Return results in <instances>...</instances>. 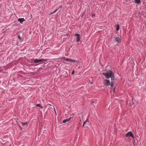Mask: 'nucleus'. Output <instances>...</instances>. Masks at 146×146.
Returning <instances> with one entry per match:
<instances>
[{
  "mask_svg": "<svg viewBox=\"0 0 146 146\" xmlns=\"http://www.w3.org/2000/svg\"><path fill=\"white\" fill-rule=\"evenodd\" d=\"M103 74L108 79L111 78V80L113 79V72L111 70L109 72L103 73Z\"/></svg>",
  "mask_w": 146,
  "mask_h": 146,
  "instance_id": "obj_1",
  "label": "nucleus"
},
{
  "mask_svg": "<svg viewBox=\"0 0 146 146\" xmlns=\"http://www.w3.org/2000/svg\"><path fill=\"white\" fill-rule=\"evenodd\" d=\"M47 60L46 59H35L34 60V62L35 63H38L39 62H41L43 61L46 62Z\"/></svg>",
  "mask_w": 146,
  "mask_h": 146,
  "instance_id": "obj_2",
  "label": "nucleus"
},
{
  "mask_svg": "<svg viewBox=\"0 0 146 146\" xmlns=\"http://www.w3.org/2000/svg\"><path fill=\"white\" fill-rule=\"evenodd\" d=\"M104 83L105 85L108 86L110 85V82L108 80H105L104 81Z\"/></svg>",
  "mask_w": 146,
  "mask_h": 146,
  "instance_id": "obj_3",
  "label": "nucleus"
},
{
  "mask_svg": "<svg viewBox=\"0 0 146 146\" xmlns=\"http://www.w3.org/2000/svg\"><path fill=\"white\" fill-rule=\"evenodd\" d=\"M126 136L127 137L131 136L133 137V138H134V137L133 136V133L131 131H129L127 133L126 135Z\"/></svg>",
  "mask_w": 146,
  "mask_h": 146,
  "instance_id": "obj_4",
  "label": "nucleus"
},
{
  "mask_svg": "<svg viewBox=\"0 0 146 146\" xmlns=\"http://www.w3.org/2000/svg\"><path fill=\"white\" fill-rule=\"evenodd\" d=\"M65 60L66 61L69 62H77V61L75 60H73L72 59H69V58H66Z\"/></svg>",
  "mask_w": 146,
  "mask_h": 146,
  "instance_id": "obj_5",
  "label": "nucleus"
},
{
  "mask_svg": "<svg viewBox=\"0 0 146 146\" xmlns=\"http://www.w3.org/2000/svg\"><path fill=\"white\" fill-rule=\"evenodd\" d=\"M75 36H77V42H79L80 39V35L78 34H76L75 35Z\"/></svg>",
  "mask_w": 146,
  "mask_h": 146,
  "instance_id": "obj_6",
  "label": "nucleus"
},
{
  "mask_svg": "<svg viewBox=\"0 0 146 146\" xmlns=\"http://www.w3.org/2000/svg\"><path fill=\"white\" fill-rule=\"evenodd\" d=\"M18 21L21 23H22L25 21V20L24 18H19L18 19Z\"/></svg>",
  "mask_w": 146,
  "mask_h": 146,
  "instance_id": "obj_7",
  "label": "nucleus"
},
{
  "mask_svg": "<svg viewBox=\"0 0 146 146\" xmlns=\"http://www.w3.org/2000/svg\"><path fill=\"white\" fill-rule=\"evenodd\" d=\"M115 40L118 43H119L120 42V39L118 37H116L115 39Z\"/></svg>",
  "mask_w": 146,
  "mask_h": 146,
  "instance_id": "obj_8",
  "label": "nucleus"
},
{
  "mask_svg": "<svg viewBox=\"0 0 146 146\" xmlns=\"http://www.w3.org/2000/svg\"><path fill=\"white\" fill-rule=\"evenodd\" d=\"M70 118H67V119H64L63 121V123H66V122H68V121H70Z\"/></svg>",
  "mask_w": 146,
  "mask_h": 146,
  "instance_id": "obj_9",
  "label": "nucleus"
},
{
  "mask_svg": "<svg viewBox=\"0 0 146 146\" xmlns=\"http://www.w3.org/2000/svg\"><path fill=\"white\" fill-rule=\"evenodd\" d=\"M135 2L136 3H139L140 2V0H135Z\"/></svg>",
  "mask_w": 146,
  "mask_h": 146,
  "instance_id": "obj_10",
  "label": "nucleus"
},
{
  "mask_svg": "<svg viewBox=\"0 0 146 146\" xmlns=\"http://www.w3.org/2000/svg\"><path fill=\"white\" fill-rule=\"evenodd\" d=\"M119 29V25H117L116 27V31H118Z\"/></svg>",
  "mask_w": 146,
  "mask_h": 146,
  "instance_id": "obj_11",
  "label": "nucleus"
},
{
  "mask_svg": "<svg viewBox=\"0 0 146 146\" xmlns=\"http://www.w3.org/2000/svg\"><path fill=\"white\" fill-rule=\"evenodd\" d=\"M22 123V125L24 127V126L25 125H27V122H26L24 123Z\"/></svg>",
  "mask_w": 146,
  "mask_h": 146,
  "instance_id": "obj_12",
  "label": "nucleus"
},
{
  "mask_svg": "<svg viewBox=\"0 0 146 146\" xmlns=\"http://www.w3.org/2000/svg\"><path fill=\"white\" fill-rule=\"evenodd\" d=\"M36 106H37V107H40L41 108V109H42L43 108V107L42 106H41L40 105V104H37L36 105Z\"/></svg>",
  "mask_w": 146,
  "mask_h": 146,
  "instance_id": "obj_13",
  "label": "nucleus"
},
{
  "mask_svg": "<svg viewBox=\"0 0 146 146\" xmlns=\"http://www.w3.org/2000/svg\"><path fill=\"white\" fill-rule=\"evenodd\" d=\"M58 9H56L55 11H54L51 14H50V15H51L52 14H54L58 10Z\"/></svg>",
  "mask_w": 146,
  "mask_h": 146,
  "instance_id": "obj_14",
  "label": "nucleus"
},
{
  "mask_svg": "<svg viewBox=\"0 0 146 146\" xmlns=\"http://www.w3.org/2000/svg\"><path fill=\"white\" fill-rule=\"evenodd\" d=\"M110 86L111 87H112L114 86V84L113 82H111L110 83Z\"/></svg>",
  "mask_w": 146,
  "mask_h": 146,
  "instance_id": "obj_15",
  "label": "nucleus"
},
{
  "mask_svg": "<svg viewBox=\"0 0 146 146\" xmlns=\"http://www.w3.org/2000/svg\"><path fill=\"white\" fill-rule=\"evenodd\" d=\"M17 37H18V38L19 39H20V40H21V37H20V36H17Z\"/></svg>",
  "mask_w": 146,
  "mask_h": 146,
  "instance_id": "obj_16",
  "label": "nucleus"
},
{
  "mask_svg": "<svg viewBox=\"0 0 146 146\" xmlns=\"http://www.w3.org/2000/svg\"><path fill=\"white\" fill-rule=\"evenodd\" d=\"M74 72H75V71H74V70H73V71H72V75L73 74H74Z\"/></svg>",
  "mask_w": 146,
  "mask_h": 146,
  "instance_id": "obj_17",
  "label": "nucleus"
},
{
  "mask_svg": "<svg viewBox=\"0 0 146 146\" xmlns=\"http://www.w3.org/2000/svg\"><path fill=\"white\" fill-rule=\"evenodd\" d=\"M86 122H85L84 121V123H83V126L84 125H85V124H86Z\"/></svg>",
  "mask_w": 146,
  "mask_h": 146,
  "instance_id": "obj_18",
  "label": "nucleus"
},
{
  "mask_svg": "<svg viewBox=\"0 0 146 146\" xmlns=\"http://www.w3.org/2000/svg\"><path fill=\"white\" fill-rule=\"evenodd\" d=\"M87 121H88V119H86V120L85 121V122H86H86H87Z\"/></svg>",
  "mask_w": 146,
  "mask_h": 146,
  "instance_id": "obj_19",
  "label": "nucleus"
},
{
  "mask_svg": "<svg viewBox=\"0 0 146 146\" xmlns=\"http://www.w3.org/2000/svg\"><path fill=\"white\" fill-rule=\"evenodd\" d=\"M87 121H88V119H86V120L85 121V122H86H86H87Z\"/></svg>",
  "mask_w": 146,
  "mask_h": 146,
  "instance_id": "obj_20",
  "label": "nucleus"
},
{
  "mask_svg": "<svg viewBox=\"0 0 146 146\" xmlns=\"http://www.w3.org/2000/svg\"><path fill=\"white\" fill-rule=\"evenodd\" d=\"M92 103H94V102L93 101L92 102Z\"/></svg>",
  "mask_w": 146,
  "mask_h": 146,
  "instance_id": "obj_21",
  "label": "nucleus"
}]
</instances>
